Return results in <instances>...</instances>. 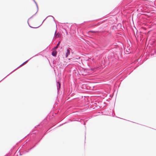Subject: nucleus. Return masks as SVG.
Wrapping results in <instances>:
<instances>
[{
	"label": "nucleus",
	"instance_id": "8",
	"mask_svg": "<svg viewBox=\"0 0 156 156\" xmlns=\"http://www.w3.org/2000/svg\"><path fill=\"white\" fill-rule=\"evenodd\" d=\"M58 86V85L57 84V86ZM57 87H58V86H57Z\"/></svg>",
	"mask_w": 156,
	"mask_h": 156
},
{
	"label": "nucleus",
	"instance_id": "2",
	"mask_svg": "<svg viewBox=\"0 0 156 156\" xmlns=\"http://www.w3.org/2000/svg\"><path fill=\"white\" fill-rule=\"evenodd\" d=\"M57 52L56 50L54 51L52 53V55L53 56H55L56 55Z\"/></svg>",
	"mask_w": 156,
	"mask_h": 156
},
{
	"label": "nucleus",
	"instance_id": "7",
	"mask_svg": "<svg viewBox=\"0 0 156 156\" xmlns=\"http://www.w3.org/2000/svg\"><path fill=\"white\" fill-rule=\"evenodd\" d=\"M33 28H36V27H32Z\"/></svg>",
	"mask_w": 156,
	"mask_h": 156
},
{
	"label": "nucleus",
	"instance_id": "1",
	"mask_svg": "<svg viewBox=\"0 0 156 156\" xmlns=\"http://www.w3.org/2000/svg\"><path fill=\"white\" fill-rule=\"evenodd\" d=\"M70 49L69 48V49H67V50L66 55H65V57H67L69 55L70 53V50L69 49Z\"/></svg>",
	"mask_w": 156,
	"mask_h": 156
},
{
	"label": "nucleus",
	"instance_id": "3",
	"mask_svg": "<svg viewBox=\"0 0 156 156\" xmlns=\"http://www.w3.org/2000/svg\"><path fill=\"white\" fill-rule=\"evenodd\" d=\"M60 41H59L58 42V44H57V45H56V46L53 49H57L58 47V46L59 45V44H60Z\"/></svg>",
	"mask_w": 156,
	"mask_h": 156
},
{
	"label": "nucleus",
	"instance_id": "5",
	"mask_svg": "<svg viewBox=\"0 0 156 156\" xmlns=\"http://www.w3.org/2000/svg\"><path fill=\"white\" fill-rule=\"evenodd\" d=\"M27 61H26V62H24L22 64H21L20 66H21L23 65L25 63H26L27 62Z\"/></svg>",
	"mask_w": 156,
	"mask_h": 156
},
{
	"label": "nucleus",
	"instance_id": "4",
	"mask_svg": "<svg viewBox=\"0 0 156 156\" xmlns=\"http://www.w3.org/2000/svg\"><path fill=\"white\" fill-rule=\"evenodd\" d=\"M57 84L59 86V88H60V84L59 82L57 83Z\"/></svg>",
	"mask_w": 156,
	"mask_h": 156
},
{
	"label": "nucleus",
	"instance_id": "6",
	"mask_svg": "<svg viewBox=\"0 0 156 156\" xmlns=\"http://www.w3.org/2000/svg\"><path fill=\"white\" fill-rule=\"evenodd\" d=\"M59 34H57L56 36V37H59Z\"/></svg>",
	"mask_w": 156,
	"mask_h": 156
}]
</instances>
